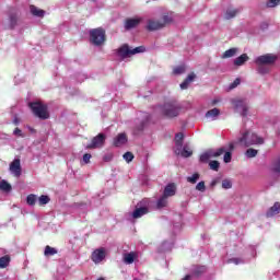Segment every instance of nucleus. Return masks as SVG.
<instances>
[{
  "label": "nucleus",
  "instance_id": "obj_42",
  "mask_svg": "<svg viewBox=\"0 0 280 280\" xmlns=\"http://www.w3.org/2000/svg\"><path fill=\"white\" fill-rule=\"evenodd\" d=\"M277 5H280V0H268L266 3L267 8H277Z\"/></svg>",
  "mask_w": 280,
  "mask_h": 280
},
{
  "label": "nucleus",
  "instance_id": "obj_26",
  "mask_svg": "<svg viewBox=\"0 0 280 280\" xmlns=\"http://www.w3.org/2000/svg\"><path fill=\"white\" fill-rule=\"evenodd\" d=\"M44 255L45 257H54V255H58V249L47 245L45 247Z\"/></svg>",
  "mask_w": 280,
  "mask_h": 280
},
{
  "label": "nucleus",
  "instance_id": "obj_36",
  "mask_svg": "<svg viewBox=\"0 0 280 280\" xmlns=\"http://www.w3.org/2000/svg\"><path fill=\"white\" fill-rule=\"evenodd\" d=\"M49 200H51V199L49 198V196H47V195H42V196L38 198V205H39V207H43V206H45V205H48Z\"/></svg>",
  "mask_w": 280,
  "mask_h": 280
},
{
  "label": "nucleus",
  "instance_id": "obj_16",
  "mask_svg": "<svg viewBox=\"0 0 280 280\" xmlns=\"http://www.w3.org/2000/svg\"><path fill=\"white\" fill-rule=\"evenodd\" d=\"M183 139H185V135H183V132L176 133L175 145L177 150L175 151V154H180V150H183Z\"/></svg>",
  "mask_w": 280,
  "mask_h": 280
},
{
  "label": "nucleus",
  "instance_id": "obj_12",
  "mask_svg": "<svg viewBox=\"0 0 280 280\" xmlns=\"http://www.w3.org/2000/svg\"><path fill=\"white\" fill-rule=\"evenodd\" d=\"M165 24L159 20H148L147 30L148 32H156L158 30H163Z\"/></svg>",
  "mask_w": 280,
  "mask_h": 280
},
{
  "label": "nucleus",
  "instance_id": "obj_41",
  "mask_svg": "<svg viewBox=\"0 0 280 280\" xmlns=\"http://www.w3.org/2000/svg\"><path fill=\"white\" fill-rule=\"evenodd\" d=\"M200 178V174L195 173L191 177H187V182L191 183L192 185H196L198 183V179Z\"/></svg>",
  "mask_w": 280,
  "mask_h": 280
},
{
  "label": "nucleus",
  "instance_id": "obj_48",
  "mask_svg": "<svg viewBox=\"0 0 280 280\" xmlns=\"http://www.w3.org/2000/svg\"><path fill=\"white\" fill-rule=\"evenodd\" d=\"M91 159H92V155L90 153H85L83 155V163H85V165L91 163Z\"/></svg>",
  "mask_w": 280,
  "mask_h": 280
},
{
  "label": "nucleus",
  "instance_id": "obj_54",
  "mask_svg": "<svg viewBox=\"0 0 280 280\" xmlns=\"http://www.w3.org/2000/svg\"><path fill=\"white\" fill-rule=\"evenodd\" d=\"M233 261H234L235 264H240V261L237 260V258H234Z\"/></svg>",
  "mask_w": 280,
  "mask_h": 280
},
{
  "label": "nucleus",
  "instance_id": "obj_2",
  "mask_svg": "<svg viewBox=\"0 0 280 280\" xmlns=\"http://www.w3.org/2000/svg\"><path fill=\"white\" fill-rule=\"evenodd\" d=\"M241 138H238V143L244 148H250V145H262L264 138L257 136L255 132L250 130H246L241 133Z\"/></svg>",
  "mask_w": 280,
  "mask_h": 280
},
{
  "label": "nucleus",
  "instance_id": "obj_10",
  "mask_svg": "<svg viewBox=\"0 0 280 280\" xmlns=\"http://www.w3.org/2000/svg\"><path fill=\"white\" fill-rule=\"evenodd\" d=\"M234 106L242 117H248V103L244 100L234 101Z\"/></svg>",
  "mask_w": 280,
  "mask_h": 280
},
{
  "label": "nucleus",
  "instance_id": "obj_52",
  "mask_svg": "<svg viewBox=\"0 0 280 280\" xmlns=\"http://www.w3.org/2000/svg\"><path fill=\"white\" fill-rule=\"evenodd\" d=\"M220 103V101L219 100H212V102H211V106H215V104H219Z\"/></svg>",
  "mask_w": 280,
  "mask_h": 280
},
{
  "label": "nucleus",
  "instance_id": "obj_17",
  "mask_svg": "<svg viewBox=\"0 0 280 280\" xmlns=\"http://www.w3.org/2000/svg\"><path fill=\"white\" fill-rule=\"evenodd\" d=\"M147 213H149L148 207L136 208V210L132 212V218L133 220H139V218L147 215Z\"/></svg>",
  "mask_w": 280,
  "mask_h": 280
},
{
  "label": "nucleus",
  "instance_id": "obj_5",
  "mask_svg": "<svg viewBox=\"0 0 280 280\" xmlns=\"http://www.w3.org/2000/svg\"><path fill=\"white\" fill-rule=\"evenodd\" d=\"M90 43L96 47H101L106 43V31L102 27L93 28L90 31Z\"/></svg>",
  "mask_w": 280,
  "mask_h": 280
},
{
  "label": "nucleus",
  "instance_id": "obj_37",
  "mask_svg": "<svg viewBox=\"0 0 280 280\" xmlns=\"http://www.w3.org/2000/svg\"><path fill=\"white\" fill-rule=\"evenodd\" d=\"M167 205V197H165V195H163L156 203L158 209H163V207H166Z\"/></svg>",
  "mask_w": 280,
  "mask_h": 280
},
{
  "label": "nucleus",
  "instance_id": "obj_40",
  "mask_svg": "<svg viewBox=\"0 0 280 280\" xmlns=\"http://www.w3.org/2000/svg\"><path fill=\"white\" fill-rule=\"evenodd\" d=\"M122 158L125 159V161L127 163H132L133 159H135V154H132V152L128 151L126 152Z\"/></svg>",
  "mask_w": 280,
  "mask_h": 280
},
{
  "label": "nucleus",
  "instance_id": "obj_3",
  "mask_svg": "<svg viewBox=\"0 0 280 280\" xmlns=\"http://www.w3.org/2000/svg\"><path fill=\"white\" fill-rule=\"evenodd\" d=\"M183 107L176 101H168L161 106V113L167 119H174L180 115Z\"/></svg>",
  "mask_w": 280,
  "mask_h": 280
},
{
  "label": "nucleus",
  "instance_id": "obj_31",
  "mask_svg": "<svg viewBox=\"0 0 280 280\" xmlns=\"http://www.w3.org/2000/svg\"><path fill=\"white\" fill-rule=\"evenodd\" d=\"M36 200H38V197H36V195L34 194H31L26 197V203L30 207H34V205H36Z\"/></svg>",
  "mask_w": 280,
  "mask_h": 280
},
{
  "label": "nucleus",
  "instance_id": "obj_13",
  "mask_svg": "<svg viewBox=\"0 0 280 280\" xmlns=\"http://www.w3.org/2000/svg\"><path fill=\"white\" fill-rule=\"evenodd\" d=\"M125 143H128V136L126 133H118L117 137L114 138L113 144L115 148H121Z\"/></svg>",
  "mask_w": 280,
  "mask_h": 280
},
{
  "label": "nucleus",
  "instance_id": "obj_51",
  "mask_svg": "<svg viewBox=\"0 0 280 280\" xmlns=\"http://www.w3.org/2000/svg\"><path fill=\"white\" fill-rule=\"evenodd\" d=\"M229 152H232L233 153V150H235V144H233V143H230L229 144Z\"/></svg>",
  "mask_w": 280,
  "mask_h": 280
},
{
  "label": "nucleus",
  "instance_id": "obj_38",
  "mask_svg": "<svg viewBox=\"0 0 280 280\" xmlns=\"http://www.w3.org/2000/svg\"><path fill=\"white\" fill-rule=\"evenodd\" d=\"M209 167L210 170H212L213 172H219L220 171V162L213 160L209 162Z\"/></svg>",
  "mask_w": 280,
  "mask_h": 280
},
{
  "label": "nucleus",
  "instance_id": "obj_57",
  "mask_svg": "<svg viewBox=\"0 0 280 280\" xmlns=\"http://www.w3.org/2000/svg\"><path fill=\"white\" fill-rule=\"evenodd\" d=\"M97 280H104V278H98Z\"/></svg>",
  "mask_w": 280,
  "mask_h": 280
},
{
  "label": "nucleus",
  "instance_id": "obj_47",
  "mask_svg": "<svg viewBox=\"0 0 280 280\" xmlns=\"http://www.w3.org/2000/svg\"><path fill=\"white\" fill-rule=\"evenodd\" d=\"M143 128H145V122L142 121L139 127L136 128L135 135H139V132H142Z\"/></svg>",
  "mask_w": 280,
  "mask_h": 280
},
{
  "label": "nucleus",
  "instance_id": "obj_32",
  "mask_svg": "<svg viewBox=\"0 0 280 280\" xmlns=\"http://www.w3.org/2000/svg\"><path fill=\"white\" fill-rule=\"evenodd\" d=\"M19 21V15L16 13H13L10 15V28L14 30L16 27V23Z\"/></svg>",
  "mask_w": 280,
  "mask_h": 280
},
{
  "label": "nucleus",
  "instance_id": "obj_28",
  "mask_svg": "<svg viewBox=\"0 0 280 280\" xmlns=\"http://www.w3.org/2000/svg\"><path fill=\"white\" fill-rule=\"evenodd\" d=\"M236 54H237V48H230L223 52L222 58L223 59L233 58Z\"/></svg>",
  "mask_w": 280,
  "mask_h": 280
},
{
  "label": "nucleus",
  "instance_id": "obj_18",
  "mask_svg": "<svg viewBox=\"0 0 280 280\" xmlns=\"http://www.w3.org/2000/svg\"><path fill=\"white\" fill-rule=\"evenodd\" d=\"M196 80V73L191 72L187 75V78L184 80V82L180 83V89L185 91L186 89H189V84Z\"/></svg>",
  "mask_w": 280,
  "mask_h": 280
},
{
  "label": "nucleus",
  "instance_id": "obj_53",
  "mask_svg": "<svg viewBox=\"0 0 280 280\" xmlns=\"http://www.w3.org/2000/svg\"><path fill=\"white\" fill-rule=\"evenodd\" d=\"M182 280H191V275L185 276Z\"/></svg>",
  "mask_w": 280,
  "mask_h": 280
},
{
  "label": "nucleus",
  "instance_id": "obj_29",
  "mask_svg": "<svg viewBox=\"0 0 280 280\" xmlns=\"http://www.w3.org/2000/svg\"><path fill=\"white\" fill-rule=\"evenodd\" d=\"M11 258L9 255L0 257V268H8L10 266Z\"/></svg>",
  "mask_w": 280,
  "mask_h": 280
},
{
  "label": "nucleus",
  "instance_id": "obj_35",
  "mask_svg": "<svg viewBox=\"0 0 280 280\" xmlns=\"http://www.w3.org/2000/svg\"><path fill=\"white\" fill-rule=\"evenodd\" d=\"M180 154L184 159H189V156H191V154H194V151H191V149H189V147H184Z\"/></svg>",
  "mask_w": 280,
  "mask_h": 280
},
{
  "label": "nucleus",
  "instance_id": "obj_6",
  "mask_svg": "<svg viewBox=\"0 0 280 280\" xmlns=\"http://www.w3.org/2000/svg\"><path fill=\"white\" fill-rule=\"evenodd\" d=\"M145 51V47L143 46H138L133 49L128 46V44H124L121 47L117 49V54L120 58L126 59L130 58V56H135L136 54H143Z\"/></svg>",
  "mask_w": 280,
  "mask_h": 280
},
{
  "label": "nucleus",
  "instance_id": "obj_46",
  "mask_svg": "<svg viewBox=\"0 0 280 280\" xmlns=\"http://www.w3.org/2000/svg\"><path fill=\"white\" fill-rule=\"evenodd\" d=\"M240 79H235L231 84H230V91H233V89H237L240 86Z\"/></svg>",
  "mask_w": 280,
  "mask_h": 280
},
{
  "label": "nucleus",
  "instance_id": "obj_15",
  "mask_svg": "<svg viewBox=\"0 0 280 280\" xmlns=\"http://www.w3.org/2000/svg\"><path fill=\"white\" fill-rule=\"evenodd\" d=\"M164 198H170L172 196H176V184L171 183L166 185L163 192Z\"/></svg>",
  "mask_w": 280,
  "mask_h": 280
},
{
  "label": "nucleus",
  "instance_id": "obj_21",
  "mask_svg": "<svg viewBox=\"0 0 280 280\" xmlns=\"http://www.w3.org/2000/svg\"><path fill=\"white\" fill-rule=\"evenodd\" d=\"M240 12H242L241 9H231L229 8L226 11H225V19L229 21L231 19H235V15L238 14Z\"/></svg>",
  "mask_w": 280,
  "mask_h": 280
},
{
  "label": "nucleus",
  "instance_id": "obj_30",
  "mask_svg": "<svg viewBox=\"0 0 280 280\" xmlns=\"http://www.w3.org/2000/svg\"><path fill=\"white\" fill-rule=\"evenodd\" d=\"M271 172H273L275 174H280V158L272 162Z\"/></svg>",
  "mask_w": 280,
  "mask_h": 280
},
{
  "label": "nucleus",
  "instance_id": "obj_50",
  "mask_svg": "<svg viewBox=\"0 0 280 280\" xmlns=\"http://www.w3.org/2000/svg\"><path fill=\"white\" fill-rule=\"evenodd\" d=\"M13 124H14V126H19V124H21V119L18 118V116H14Z\"/></svg>",
  "mask_w": 280,
  "mask_h": 280
},
{
  "label": "nucleus",
  "instance_id": "obj_56",
  "mask_svg": "<svg viewBox=\"0 0 280 280\" xmlns=\"http://www.w3.org/2000/svg\"><path fill=\"white\" fill-rule=\"evenodd\" d=\"M104 161H110V158H104Z\"/></svg>",
  "mask_w": 280,
  "mask_h": 280
},
{
  "label": "nucleus",
  "instance_id": "obj_23",
  "mask_svg": "<svg viewBox=\"0 0 280 280\" xmlns=\"http://www.w3.org/2000/svg\"><path fill=\"white\" fill-rule=\"evenodd\" d=\"M207 272V267L206 266H195L192 268V276L194 277H200L201 275H205Z\"/></svg>",
  "mask_w": 280,
  "mask_h": 280
},
{
  "label": "nucleus",
  "instance_id": "obj_14",
  "mask_svg": "<svg viewBox=\"0 0 280 280\" xmlns=\"http://www.w3.org/2000/svg\"><path fill=\"white\" fill-rule=\"evenodd\" d=\"M141 23V19L137 18V19H127L125 21V30L129 31V30H135V27H138Z\"/></svg>",
  "mask_w": 280,
  "mask_h": 280
},
{
  "label": "nucleus",
  "instance_id": "obj_44",
  "mask_svg": "<svg viewBox=\"0 0 280 280\" xmlns=\"http://www.w3.org/2000/svg\"><path fill=\"white\" fill-rule=\"evenodd\" d=\"M258 66V73H261L262 75L268 73L270 71L266 65H257Z\"/></svg>",
  "mask_w": 280,
  "mask_h": 280
},
{
  "label": "nucleus",
  "instance_id": "obj_9",
  "mask_svg": "<svg viewBox=\"0 0 280 280\" xmlns=\"http://www.w3.org/2000/svg\"><path fill=\"white\" fill-rule=\"evenodd\" d=\"M91 259L94 264H102V260L106 259V248L104 247L96 248L92 253Z\"/></svg>",
  "mask_w": 280,
  "mask_h": 280
},
{
  "label": "nucleus",
  "instance_id": "obj_8",
  "mask_svg": "<svg viewBox=\"0 0 280 280\" xmlns=\"http://www.w3.org/2000/svg\"><path fill=\"white\" fill-rule=\"evenodd\" d=\"M277 55L266 54L256 58V65H275L277 62Z\"/></svg>",
  "mask_w": 280,
  "mask_h": 280
},
{
  "label": "nucleus",
  "instance_id": "obj_19",
  "mask_svg": "<svg viewBox=\"0 0 280 280\" xmlns=\"http://www.w3.org/2000/svg\"><path fill=\"white\" fill-rule=\"evenodd\" d=\"M280 213V203L275 202V205L269 208V210L266 212V218H273V215H279Z\"/></svg>",
  "mask_w": 280,
  "mask_h": 280
},
{
  "label": "nucleus",
  "instance_id": "obj_4",
  "mask_svg": "<svg viewBox=\"0 0 280 280\" xmlns=\"http://www.w3.org/2000/svg\"><path fill=\"white\" fill-rule=\"evenodd\" d=\"M28 108H31L33 115L38 117V119H49V110L47 105L42 102H31L28 103Z\"/></svg>",
  "mask_w": 280,
  "mask_h": 280
},
{
  "label": "nucleus",
  "instance_id": "obj_22",
  "mask_svg": "<svg viewBox=\"0 0 280 280\" xmlns=\"http://www.w3.org/2000/svg\"><path fill=\"white\" fill-rule=\"evenodd\" d=\"M248 55L247 54H243L240 57H237L236 59H234V65L235 67H242V65H244V62H248Z\"/></svg>",
  "mask_w": 280,
  "mask_h": 280
},
{
  "label": "nucleus",
  "instance_id": "obj_27",
  "mask_svg": "<svg viewBox=\"0 0 280 280\" xmlns=\"http://www.w3.org/2000/svg\"><path fill=\"white\" fill-rule=\"evenodd\" d=\"M0 189L1 191H5L8 194L12 191V185H10V183H8L7 180L2 179L0 182Z\"/></svg>",
  "mask_w": 280,
  "mask_h": 280
},
{
  "label": "nucleus",
  "instance_id": "obj_39",
  "mask_svg": "<svg viewBox=\"0 0 280 280\" xmlns=\"http://www.w3.org/2000/svg\"><path fill=\"white\" fill-rule=\"evenodd\" d=\"M259 151L255 150V149H247L246 151V158L247 159H255V156H257Z\"/></svg>",
  "mask_w": 280,
  "mask_h": 280
},
{
  "label": "nucleus",
  "instance_id": "obj_45",
  "mask_svg": "<svg viewBox=\"0 0 280 280\" xmlns=\"http://www.w3.org/2000/svg\"><path fill=\"white\" fill-rule=\"evenodd\" d=\"M197 191H206L207 190V186L205 185V182H199L196 186Z\"/></svg>",
  "mask_w": 280,
  "mask_h": 280
},
{
  "label": "nucleus",
  "instance_id": "obj_33",
  "mask_svg": "<svg viewBox=\"0 0 280 280\" xmlns=\"http://www.w3.org/2000/svg\"><path fill=\"white\" fill-rule=\"evenodd\" d=\"M187 70V68L185 67V65L182 66H177L173 69V73L174 75H182V73H185V71Z\"/></svg>",
  "mask_w": 280,
  "mask_h": 280
},
{
  "label": "nucleus",
  "instance_id": "obj_43",
  "mask_svg": "<svg viewBox=\"0 0 280 280\" xmlns=\"http://www.w3.org/2000/svg\"><path fill=\"white\" fill-rule=\"evenodd\" d=\"M233 187V183L230 179L222 180V188L223 189H231Z\"/></svg>",
  "mask_w": 280,
  "mask_h": 280
},
{
  "label": "nucleus",
  "instance_id": "obj_24",
  "mask_svg": "<svg viewBox=\"0 0 280 280\" xmlns=\"http://www.w3.org/2000/svg\"><path fill=\"white\" fill-rule=\"evenodd\" d=\"M135 257H137V254L135 252L127 253L124 255V262L125 264H135Z\"/></svg>",
  "mask_w": 280,
  "mask_h": 280
},
{
  "label": "nucleus",
  "instance_id": "obj_11",
  "mask_svg": "<svg viewBox=\"0 0 280 280\" xmlns=\"http://www.w3.org/2000/svg\"><path fill=\"white\" fill-rule=\"evenodd\" d=\"M10 172L15 176V178H20L22 174V168H21V160L15 159L11 162L10 164Z\"/></svg>",
  "mask_w": 280,
  "mask_h": 280
},
{
  "label": "nucleus",
  "instance_id": "obj_25",
  "mask_svg": "<svg viewBox=\"0 0 280 280\" xmlns=\"http://www.w3.org/2000/svg\"><path fill=\"white\" fill-rule=\"evenodd\" d=\"M220 109L214 107L206 113L207 119H215V117H219Z\"/></svg>",
  "mask_w": 280,
  "mask_h": 280
},
{
  "label": "nucleus",
  "instance_id": "obj_34",
  "mask_svg": "<svg viewBox=\"0 0 280 280\" xmlns=\"http://www.w3.org/2000/svg\"><path fill=\"white\" fill-rule=\"evenodd\" d=\"M173 21H174V19H173L170 14H164V15L162 16L161 23H162V25H164V27H165L166 25H170V23H173Z\"/></svg>",
  "mask_w": 280,
  "mask_h": 280
},
{
  "label": "nucleus",
  "instance_id": "obj_20",
  "mask_svg": "<svg viewBox=\"0 0 280 280\" xmlns=\"http://www.w3.org/2000/svg\"><path fill=\"white\" fill-rule=\"evenodd\" d=\"M30 10L33 16H38L39 19H43V16H45V10L38 9L36 5H31Z\"/></svg>",
  "mask_w": 280,
  "mask_h": 280
},
{
  "label": "nucleus",
  "instance_id": "obj_55",
  "mask_svg": "<svg viewBox=\"0 0 280 280\" xmlns=\"http://www.w3.org/2000/svg\"><path fill=\"white\" fill-rule=\"evenodd\" d=\"M104 161H110V158H104Z\"/></svg>",
  "mask_w": 280,
  "mask_h": 280
},
{
  "label": "nucleus",
  "instance_id": "obj_7",
  "mask_svg": "<svg viewBox=\"0 0 280 280\" xmlns=\"http://www.w3.org/2000/svg\"><path fill=\"white\" fill-rule=\"evenodd\" d=\"M106 143V135L105 133H98L95 136L91 143L85 147L86 150H97L100 148H104V144Z\"/></svg>",
  "mask_w": 280,
  "mask_h": 280
},
{
  "label": "nucleus",
  "instance_id": "obj_49",
  "mask_svg": "<svg viewBox=\"0 0 280 280\" xmlns=\"http://www.w3.org/2000/svg\"><path fill=\"white\" fill-rule=\"evenodd\" d=\"M13 135H15V137H23V131L18 127L14 129Z\"/></svg>",
  "mask_w": 280,
  "mask_h": 280
},
{
  "label": "nucleus",
  "instance_id": "obj_1",
  "mask_svg": "<svg viewBox=\"0 0 280 280\" xmlns=\"http://www.w3.org/2000/svg\"><path fill=\"white\" fill-rule=\"evenodd\" d=\"M222 154H224L223 156L224 163H231L233 159V153L231 151H226L224 147L217 149V151H214L213 149H209L205 151L200 155L199 161L200 163H209L210 159H218V156H222Z\"/></svg>",
  "mask_w": 280,
  "mask_h": 280
}]
</instances>
